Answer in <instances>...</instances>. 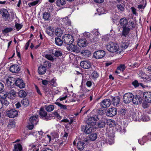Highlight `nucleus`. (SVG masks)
<instances>
[{
    "mask_svg": "<svg viewBox=\"0 0 151 151\" xmlns=\"http://www.w3.org/2000/svg\"><path fill=\"white\" fill-rule=\"evenodd\" d=\"M6 114L9 117L14 118L17 116L18 112L15 109H12L7 111Z\"/></svg>",
    "mask_w": 151,
    "mask_h": 151,
    "instance_id": "nucleus-9",
    "label": "nucleus"
},
{
    "mask_svg": "<svg viewBox=\"0 0 151 151\" xmlns=\"http://www.w3.org/2000/svg\"><path fill=\"white\" fill-rule=\"evenodd\" d=\"M12 30L13 29L12 28H7L3 30L2 32L4 34H6L9 32H11Z\"/></svg>",
    "mask_w": 151,
    "mask_h": 151,
    "instance_id": "nucleus-57",
    "label": "nucleus"
},
{
    "mask_svg": "<svg viewBox=\"0 0 151 151\" xmlns=\"http://www.w3.org/2000/svg\"><path fill=\"white\" fill-rule=\"evenodd\" d=\"M143 96L147 102L151 103V92L149 91L145 92Z\"/></svg>",
    "mask_w": 151,
    "mask_h": 151,
    "instance_id": "nucleus-21",
    "label": "nucleus"
},
{
    "mask_svg": "<svg viewBox=\"0 0 151 151\" xmlns=\"http://www.w3.org/2000/svg\"><path fill=\"white\" fill-rule=\"evenodd\" d=\"M108 139L109 143L110 145H111L114 143V139L113 136L108 137Z\"/></svg>",
    "mask_w": 151,
    "mask_h": 151,
    "instance_id": "nucleus-58",
    "label": "nucleus"
},
{
    "mask_svg": "<svg viewBox=\"0 0 151 151\" xmlns=\"http://www.w3.org/2000/svg\"><path fill=\"white\" fill-rule=\"evenodd\" d=\"M15 83L16 86L20 88L25 87V84L22 79L18 78L16 80Z\"/></svg>",
    "mask_w": 151,
    "mask_h": 151,
    "instance_id": "nucleus-20",
    "label": "nucleus"
},
{
    "mask_svg": "<svg viewBox=\"0 0 151 151\" xmlns=\"http://www.w3.org/2000/svg\"><path fill=\"white\" fill-rule=\"evenodd\" d=\"M116 7L119 10L122 12L124 11L125 9L124 6L121 4H117Z\"/></svg>",
    "mask_w": 151,
    "mask_h": 151,
    "instance_id": "nucleus-56",
    "label": "nucleus"
},
{
    "mask_svg": "<svg viewBox=\"0 0 151 151\" xmlns=\"http://www.w3.org/2000/svg\"><path fill=\"white\" fill-rule=\"evenodd\" d=\"M43 17L45 21H50L51 19L50 14L47 12H45L43 13Z\"/></svg>",
    "mask_w": 151,
    "mask_h": 151,
    "instance_id": "nucleus-30",
    "label": "nucleus"
},
{
    "mask_svg": "<svg viewBox=\"0 0 151 151\" xmlns=\"http://www.w3.org/2000/svg\"><path fill=\"white\" fill-rule=\"evenodd\" d=\"M38 133L40 135L39 137V142L41 143H43L45 142L44 139L45 133L41 130L40 131H38Z\"/></svg>",
    "mask_w": 151,
    "mask_h": 151,
    "instance_id": "nucleus-28",
    "label": "nucleus"
},
{
    "mask_svg": "<svg viewBox=\"0 0 151 151\" xmlns=\"http://www.w3.org/2000/svg\"><path fill=\"white\" fill-rule=\"evenodd\" d=\"M119 23L122 26L123 30L122 32L121 37L123 39L125 38V35L127 30V26L128 24L127 19L125 18H123L120 20Z\"/></svg>",
    "mask_w": 151,
    "mask_h": 151,
    "instance_id": "nucleus-1",
    "label": "nucleus"
},
{
    "mask_svg": "<svg viewBox=\"0 0 151 151\" xmlns=\"http://www.w3.org/2000/svg\"><path fill=\"white\" fill-rule=\"evenodd\" d=\"M56 81V78H54L50 81V83L52 86L54 87H56L58 85Z\"/></svg>",
    "mask_w": 151,
    "mask_h": 151,
    "instance_id": "nucleus-46",
    "label": "nucleus"
},
{
    "mask_svg": "<svg viewBox=\"0 0 151 151\" xmlns=\"http://www.w3.org/2000/svg\"><path fill=\"white\" fill-rule=\"evenodd\" d=\"M15 124L14 122L11 121L9 122L7 126L9 128H13L15 127Z\"/></svg>",
    "mask_w": 151,
    "mask_h": 151,
    "instance_id": "nucleus-55",
    "label": "nucleus"
},
{
    "mask_svg": "<svg viewBox=\"0 0 151 151\" xmlns=\"http://www.w3.org/2000/svg\"><path fill=\"white\" fill-rule=\"evenodd\" d=\"M85 143L82 141H78L77 142V147L80 151L83 150L84 148Z\"/></svg>",
    "mask_w": 151,
    "mask_h": 151,
    "instance_id": "nucleus-29",
    "label": "nucleus"
},
{
    "mask_svg": "<svg viewBox=\"0 0 151 151\" xmlns=\"http://www.w3.org/2000/svg\"><path fill=\"white\" fill-rule=\"evenodd\" d=\"M56 3L57 6H61L65 5L66 2L65 0H57Z\"/></svg>",
    "mask_w": 151,
    "mask_h": 151,
    "instance_id": "nucleus-35",
    "label": "nucleus"
},
{
    "mask_svg": "<svg viewBox=\"0 0 151 151\" xmlns=\"http://www.w3.org/2000/svg\"><path fill=\"white\" fill-rule=\"evenodd\" d=\"M46 71V68L42 65L38 67V72L40 75L44 74L45 73Z\"/></svg>",
    "mask_w": 151,
    "mask_h": 151,
    "instance_id": "nucleus-31",
    "label": "nucleus"
},
{
    "mask_svg": "<svg viewBox=\"0 0 151 151\" xmlns=\"http://www.w3.org/2000/svg\"><path fill=\"white\" fill-rule=\"evenodd\" d=\"M45 109L46 111L48 112L52 111L54 109V106L53 105L50 104L49 105H45Z\"/></svg>",
    "mask_w": 151,
    "mask_h": 151,
    "instance_id": "nucleus-33",
    "label": "nucleus"
},
{
    "mask_svg": "<svg viewBox=\"0 0 151 151\" xmlns=\"http://www.w3.org/2000/svg\"><path fill=\"white\" fill-rule=\"evenodd\" d=\"M99 119L98 115H94L92 117H89L87 121V123L88 125L93 126L96 124V121L98 120Z\"/></svg>",
    "mask_w": 151,
    "mask_h": 151,
    "instance_id": "nucleus-6",
    "label": "nucleus"
},
{
    "mask_svg": "<svg viewBox=\"0 0 151 151\" xmlns=\"http://www.w3.org/2000/svg\"><path fill=\"white\" fill-rule=\"evenodd\" d=\"M0 14L1 15L2 18L6 20L9 18L10 14L7 9H2L0 11Z\"/></svg>",
    "mask_w": 151,
    "mask_h": 151,
    "instance_id": "nucleus-11",
    "label": "nucleus"
},
{
    "mask_svg": "<svg viewBox=\"0 0 151 151\" xmlns=\"http://www.w3.org/2000/svg\"><path fill=\"white\" fill-rule=\"evenodd\" d=\"M13 151H23L22 143H16L14 145Z\"/></svg>",
    "mask_w": 151,
    "mask_h": 151,
    "instance_id": "nucleus-17",
    "label": "nucleus"
},
{
    "mask_svg": "<svg viewBox=\"0 0 151 151\" xmlns=\"http://www.w3.org/2000/svg\"><path fill=\"white\" fill-rule=\"evenodd\" d=\"M107 125L110 127H112L115 126V122L114 121L111 119H108L106 121Z\"/></svg>",
    "mask_w": 151,
    "mask_h": 151,
    "instance_id": "nucleus-37",
    "label": "nucleus"
},
{
    "mask_svg": "<svg viewBox=\"0 0 151 151\" xmlns=\"http://www.w3.org/2000/svg\"><path fill=\"white\" fill-rule=\"evenodd\" d=\"M39 115L44 119L46 120H50L51 119V117L47 115V112L45 111L43 108L40 109L39 111Z\"/></svg>",
    "mask_w": 151,
    "mask_h": 151,
    "instance_id": "nucleus-8",
    "label": "nucleus"
},
{
    "mask_svg": "<svg viewBox=\"0 0 151 151\" xmlns=\"http://www.w3.org/2000/svg\"><path fill=\"white\" fill-rule=\"evenodd\" d=\"M97 137V134L96 133H93L89 135V138L90 140L93 141L96 140Z\"/></svg>",
    "mask_w": 151,
    "mask_h": 151,
    "instance_id": "nucleus-40",
    "label": "nucleus"
},
{
    "mask_svg": "<svg viewBox=\"0 0 151 151\" xmlns=\"http://www.w3.org/2000/svg\"><path fill=\"white\" fill-rule=\"evenodd\" d=\"M67 50L69 51L73 52H78V50L76 45L71 44L67 47Z\"/></svg>",
    "mask_w": 151,
    "mask_h": 151,
    "instance_id": "nucleus-19",
    "label": "nucleus"
},
{
    "mask_svg": "<svg viewBox=\"0 0 151 151\" xmlns=\"http://www.w3.org/2000/svg\"><path fill=\"white\" fill-rule=\"evenodd\" d=\"M140 77L141 79H142V81L145 82H147L150 81L151 80V75L145 74L144 73L141 74Z\"/></svg>",
    "mask_w": 151,
    "mask_h": 151,
    "instance_id": "nucleus-14",
    "label": "nucleus"
},
{
    "mask_svg": "<svg viewBox=\"0 0 151 151\" xmlns=\"http://www.w3.org/2000/svg\"><path fill=\"white\" fill-rule=\"evenodd\" d=\"M63 42L67 45H71L74 41V38L71 35L69 34H65L63 37Z\"/></svg>",
    "mask_w": 151,
    "mask_h": 151,
    "instance_id": "nucleus-3",
    "label": "nucleus"
},
{
    "mask_svg": "<svg viewBox=\"0 0 151 151\" xmlns=\"http://www.w3.org/2000/svg\"><path fill=\"white\" fill-rule=\"evenodd\" d=\"M62 55V53L59 50L56 51L55 53V56L56 57L60 56Z\"/></svg>",
    "mask_w": 151,
    "mask_h": 151,
    "instance_id": "nucleus-61",
    "label": "nucleus"
},
{
    "mask_svg": "<svg viewBox=\"0 0 151 151\" xmlns=\"http://www.w3.org/2000/svg\"><path fill=\"white\" fill-rule=\"evenodd\" d=\"M45 32L49 36H52L53 35L54 29L50 26H49L46 28Z\"/></svg>",
    "mask_w": 151,
    "mask_h": 151,
    "instance_id": "nucleus-25",
    "label": "nucleus"
},
{
    "mask_svg": "<svg viewBox=\"0 0 151 151\" xmlns=\"http://www.w3.org/2000/svg\"><path fill=\"white\" fill-rule=\"evenodd\" d=\"M15 26L16 29L19 30L22 28V25L20 24L17 23L16 24Z\"/></svg>",
    "mask_w": 151,
    "mask_h": 151,
    "instance_id": "nucleus-63",
    "label": "nucleus"
},
{
    "mask_svg": "<svg viewBox=\"0 0 151 151\" xmlns=\"http://www.w3.org/2000/svg\"><path fill=\"white\" fill-rule=\"evenodd\" d=\"M128 26L127 27V29L126 31V32L125 34V38H124V39H126V38L129 34L130 30L133 29L134 28H135L136 26V22L130 20L129 22H128Z\"/></svg>",
    "mask_w": 151,
    "mask_h": 151,
    "instance_id": "nucleus-4",
    "label": "nucleus"
},
{
    "mask_svg": "<svg viewBox=\"0 0 151 151\" xmlns=\"http://www.w3.org/2000/svg\"><path fill=\"white\" fill-rule=\"evenodd\" d=\"M19 96L20 97H24L27 95L26 92L23 90H21L18 93Z\"/></svg>",
    "mask_w": 151,
    "mask_h": 151,
    "instance_id": "nucleus-41",
    "label": "nucleus"
},
{
    "mask_svg": "<svg viewBox=\"0 0 151 151\" xmlns=\"http://www.w3.org/2000/svg\"><path fill=\"white\" fill-rule=\"evenodd\" d=\"M106 49L110 52H114L117 51L119 47L117 44L112 42H110L106 45Z\"/></svg>",
    "mask_w": 151,
    "mask_h": 151,
    "instance_id": "nucleus-2",
    "label": "nucleus"
},
{
    "mask_svg": "<svg viewBox=\"0 0 151 151\" xmlns=\"http://www.w3.org/2000/svg\"><path fill=\"white\" fill-rule=\"evenodd\" d=\"M55 42L56 44L58 46H61L63 43V41L62 40L58 37L55 38Z\"/></svg>",
    "mask_w": 151,
    "mask_h": 151,
    "instance_id": "nucleus-38",
    "label": "nucleus"
},
{
    "mask_svg": "<svg viewBox=\"0 0 151 151\" xmlns=\"http://www.w3.org/2000/svg\"><path fill=\"white\" fill-rule=\"evenodd\" d=\"M99 37L98 36H95L93 35L92 37H91L89 38V40L91 42H95L98 41L99 39Z\"/></svg>",
    "mask_w": 151,
    "mask_h": 151,
    "instance_id": "nucleus-36",
    "label": "nucleus"
},
{
    "mask_svg": "<svg viewBox=\"0 0 151 151\" xmlns=\"http://www.w3.org/2000/svg\"><path fill=\"white\" fill-rule=\"evenodd\" d=\"M45 58L47 59L52 61L54 60V58L52 55L50 54H46L45 56Z\"/></svg>",
    "mask_w": 151,
    "mask_h": 151,
    "instance_id": "nucleus-52",
    "label": "nucleus"
},
{
    "mask_svg": "<svg viewBox=\"0 0 151 151\" xmlns=\"http://www.w3.org/2000/svg\"><path fill=\"white\" fill-rule=\"evenodd\" d=\"M81 67L85 69H87L91 66V63L88 60H85L81 61L80 63Z\"/></svg>",
    "mask_w": 151,
    "mask_h": 151,
    "instance_id": "nucleus-16",
    "label": "nucleus"
},
{
    "mask_svg": "<svg viewBox=\"0 0 151 151\" xmlns=\"http://www.w3.org/2000/svg\"><path fill=\"white\" fill-rule=\"evenodd\" d=\"M9 70L11 72L14 73H18L20 71L19 66L17 65L11 66Z\"/></svg>",
    "mask_w": 151,
    "mask_h": 151,
    "instance_id": "nucleus-24",
    "label": "nucleus"
},
{
    "mask_svg": "<svg viewBox=\"0 0 151 151\" xmlns=\"http://www.w3.org/2000/svg\"><path fill=\"white\" fill-rule=\"evenodd\" d=\"M142 101V99L140 96L136 95L135 97L134 96L132 101L134 104H138L141 103Z\"/></svg>",
    "mask_w": 151,
    "mask_h": 151,
    "instance_id": "nucleus-22",
    "label": "nucleus"
},
{
    "mask_svg": "<svg viewBox=\"0 0 151 151\" xmlns=\"http://www.w3.org/2000/svg\"><path fill=\"white\" fill-rule=\"evenodd\" d=\"M37 116H33L29 119V121L31 124L36 125L38 122V120Z\"/></svg>",
    "mask_w": 151,
    "mask_h": 151,
    "instance_id": "nucleus-26",
    "label": "nucleus"
},
{
    "mask_svg": "<svg viewBox=\"0 0 151 151\" xmlns=\"http://www.w3.org/2000/svg\"><path fill=\"white\" fill-rule=\"evenodd\" d=\"M111 101L109 99H104L100 103L101 106L104 108H106L110 106Z\"/></svg>",
    "mask_w": 151,
    "mask_h": 151,
    "instance_id": "nucleus-15",
    "label": "nucleus"
},
{
    "mask_svg": "<svg viewBox=\"0 0 151 151\" xmlns=\"http://www.w3.org/2000/svg\"><path fill=\"white\" fill-rule=\"evenodd\" d=\"M92 33L93 34V35L95 36H100V34L98 31L97 29H94L92 31Z\"/></svg>",
    "mask_w": 151,
    "mask_h": 151,
    "instance_id": "nucleus-53",
    "label": "nucleus"
},
{
    "mask_svg": "<svg viewBox=\"0 0 151 151\" xmlns=\"http://www.w3.org/2000/svg\"><path fill=\"white\" fill-rule=\"evenodd\" d=\"M59 20L60 22H63L64 24H65V22L67 20H69V19L68 17H66L64 18H59Z\"/></svg>",
    "mask_w": 151,
    "mask_h": 151,
    "instance_id": "nucleus-54",
    "label": "nucleus"
},
{
    "mask_svg": "<svg viewBox=\"0 0 151 151\" xmlns=\"http://www.w3.org/2000/svg\"><path fill=\"white\" fill-rule=\"evenodd\" d=\"M55 104L59 106L60 109H67V106L66 105L62 104L59 102H55Z\"/></svg>",
    "mask_w": 151,
    "mask_h": 151,
    "instance_id": "nucleus-49",
    "label": "nucleus"
},
{
    "mask_svg": "<svg viewBox=\"0 0 151 151\" xmlns=\"http://www.w3.org/2000/svg\"><path fill=\"white\" fill-rule=\"evenodd\" d=\"M147 140V137L144 136L142 139H139L138 140V142L140 145H144V143L146 142Z\"/></svg>",
    "mask_w": 151,
    "mask_h": 151,
    "instance_id": "nucleus-39",
    "label": "nucleus"
},
{
    "mask_svg": "<svg viewBox=\"0 0 151 151\" xmlns=\"http://www.w3.org/2000/svg\"><path fill=\"white\" fill-rule=\"evenodd\" d=\"M22 105L25 107H27L29 105V102L28 100L26 99H23L22 101Z\"/></svg>",
    "mask_w": 151,
    "mask_h": 151,
    "instance_id": "nucleus-47",
    "label": "nucleus"
},
{
    "mask_svg": "<svg viewBox=\"0 0 151 151\" xmlns=\"http://www.w3.org/2000/svg\"><path fill=\"white\" fill-rule=\"evenodd\" d=\"M91 75L92 76V78L94 79L96 78L99 76L98 73L96 71H94L92 73Z\"/></svg>",
    "mask_w": 151,
    "mask_h": 151,
    "instance_id": "nucleus-59",
    "label": "nucleus"
},
{
    "mask_svg": "<svg viewBox=\"0 0 151 151\" xmlns=\"http://www.w3.org/2000/svg\"><path fill=\"white\" fill-rule=\"evenodd\" d=\"M106 124V120L104 118H102L99 121L98 123L99 126L100 128L104 127Z\"/></svg>",
    "mask_w": 151,
    "mask_h": 151,
    "instance_id": "nucleus-34",
    "label": "nucleus"
},
{
    "mask_svg": "<svg viewBox=\"0 0 151 151\" xmlns=\"http://www.w3.org/2000/svg\"><path fill=\"white\" fill-rule=\"evenodd\" d=\"M87 44V40L84 38L79 39L78 40L77 45L80 47H85Z\"/></svg>",
    "mask_w": 151,
    "mask_h": 151,
    "instance_id": "nucleus-18",
    "label": "nucleus"
},
{
    "mask_svg": "<svg viewBox=\"0 0 151 151\" xmlns=\"http://www.w3.org/2000/svg\"><path fill=\"white\" fill-rule=\"evenodd\" d=\"M1 102L2 104V107L7 106L9 104V102L4 99H1Z\"/></svg>",
    "mask_w": 151,
    "mask_h": 151,
    "instance_id": "nucleus-48",
    "label": "nucleus"
},
{
    "mask_svg": "<svg viewBox=\"0 0 151 151\" xmlns=\"http://www.w3.org/2000/svg\"><path fill=\"white\" fill-rule=\"evenodd\" d=\"M46 136L45 137V139L47 140V142H50L51 140H52V137L51 135H46Z\"/></svg>",
    "mask_w": 151,
    "mask_h": 151,
    "instance_id": "nucleus-64",
    "label": "nucleus"
},
{
    "mask_svg": "<svg viewBox=\"0 0 151 151\" xmlns=\"http://www.w3.org/2000/svg\"><path fill=\"white\" fill-rule=\"evenodd\" d=\"M120 98L118 96L114 97L112 99L114 106H115L118 107L120 102Z\"/></svg>",
    "mask_w": 151,
    "mask_h": 151,
    "instance_id": "nucleus-23",
    "label": "nucleus"
},
{
    "mask_svg": "<svg viewBox=\"0 0 151 151\" xmlns=\"http://www.w3.org/2000/svg\"><path fill=\"white\" fill-rule=\"evenodd\" d=\"M117 110L114 107L110 108L108 109L106 113L107 116L112 117L115 116L117 113Z\"/></svg>",
    "mask_w": 151,
    "mask_h": 151,
    "instance_id": "nucleus-13",
    "label": "nucleus"
},
{
    "mask_svg": "<svg viewBox=\"0 0 151 151\" xmlns=\"http://www.w3.org/2000/svg\"><path fill=\"white\" fill-rule=\"evenodd\" d=\"M15 79L12 77H9L6 80L7 86L10 88H12L15 83Z\"/></svg>",
    "mask_w": 151,
    "mask_h": 151,
    "instance_id": "nucleus-12",
    "label": "nucleus"
},
{
    "mask_svg": "<svg viewBox=\"0 0 151 151\" xmlns=\"http://www.w3.org/2000/svg\"><path fill=\"white\" fill-rule=\"evenodd\" d=\"M110 36L109 35H107L104 36L102 38V40L104 41H107L109 40Z\"/></svg>",
    "mask_w": 151,
    "mask_h": 151,
    "instance_id": "nucleus-60",
    "label": "nucleus"
},
{
    "mask_svg": "<svg viewBox=\"0 0 151 151\" xmlns=\"http://www.w3.org/2000/svg\"><path fill=\"white\" fill-rule=\"evenodd\" d=\"M50 135L52 137V140H54L55 138H58L59 136L58 132H51Z\"/></svg>",
    "mask_w": 151,
    "mask_h": 151,
    "instance_id": "nucleus-44",
    "label": "nucleus"
},
{
    "mask_svg": "<svg viewBox=\"0 0 151 151\" xmlns=\"http://www.w3.org/2000/svg\"><path fill=\"white\" fill-rule=\"evenodd\" d=\"M51 65V63L49 61H46L44 62L43 65L42 66L46 68L47 67L48 68H50Z\"/></svg>",
    "mask_w": 151,
    "mask_h": 151,
    "instance_id": "nucleus-51",
    "label": "nucleus"
},
{
    "mask_svg": "<svg viewBox=\"0 0 151 151\" xmlns=\"http://www.w3.org/2000/svg\"><path fill=\"white\" fill-rule=\"evenodd\" d=\"M68 136V134L67 133L65 132L62 138V142H65L67 139V137Z\"/></svg>",
    "mask_w": 151,
    "mask_h": 151,
    "instance_id": "nucleus-50",
    "label": "nucleus"
},
{
    "mask_svg": "<svg viewBox=\"0 0 151 151\" xmlns=\"http://www.w3.org/2000/svg\"><path fill=\"white\" fill-rule=\"evenodd\" d=\"M91 125H84L81 126V131L86 134H89L91 132L93 129L91 127Z\"/></svg>",
    "mask_w": 151,
    "mask_h": 151,
    "instance_id": "nucleus-7",
    "label": "nucleus"
},
{
    "mask_svg": "<svg viewBox=\"0 0 151 151\" xmlns=\"http://www.w3.org/2000/svg\"><path fill=\"white\" fill-rule=\"evenodd\" d=\"M133 97L134 95L132 93H127L123 96L124 102L126 104L129 103L132 101Z\"/></svg>",
    "mask_w": 151,
    "mask_h": 151,
    "instance_id": "nucleus-5",
    "label": "nucleus"
},
{
    "mask_svg": "<svg viewBox=\"0 0 151 151\" xmlns=\"http://www.w3.org/2000/svg\"><path fill=\"white\" fill-rule=\"evenodd\" d=\"M129 41L128 40H124L122 44V48L124 49H126L128 47L129 45Z\"/></svg>",
    "mask_w": 151,
    "mask_h": 151,
    "instance_id": "nucleus-32",
    "label": "nucleus"
},
{
    "mask_svg": "<svg viewBox=\"0 0 151 151\" xmlns=\"http://www.w3.org/2000/svg\"><path fill=\"white\" fill-rule=\"evenodd\" d=\"M126 67L124 64H121L117 68V70H119L123 72L125 69Z\"/></svg>",
    "mask_w": 151,
    "mask_h": 151,
    "instance_id": "nucleus-45",
    "label": "nucleus"
},
{
    "mask_svg": "<svg viewBox=\"0 0 151 151\" xmlns=\"http://www.w3.org/2000/svg\"><path fill=\"white\" fill-rule=\"evenodd\" d=\"M63 30L61 28L57 27L55 29V34L57 36L60 37L63 34Z\"/></svg>",
    "mask_w": 151,
    "mask_h": 151,
    "instance_id": "nucleus-27",
    "label": "nucleus"
},
{
    "mask_svg": "<svg viewBox=\"0 0 151 151\" xmlns=\"http://www.w3.org/2000/svg\"><path fill=\"white\" fill-rule=\"evenodd\" d=\"M140 119L142 121L144 122L148 121L150 120L149 117L148 116L145 115H142L140 117Z\"/></svg>",
    "mask_w": 151,
    "mask_h": 151,
    "instance_id": "nucleus-43",
    "label": "nucleus"
},
{
    "mask_svg": "<svg viewBox=\"0 0 151 151\" xmlns=\"http://www.w3.org/2000/svg\"><path fill=\"white\" fill-rule=\"evenodd\" d=\"M105 52L103 50H98L93 53V57L96 59L101 58L104 57Z\"/></svg>",
    "mask_w": 151,
    "mask_h": 151,
    "instance_id": "nucleus-10",
    "label": "nucleus"
},
{
    "mask_svg": "<svg viewBox=\"0 0 151 151\" xmlns=\"http://www.w3.org/2000/svg\"><path fill=\"white\" fill-rule=\"evenodd\" d=\"M41 0H36L34 1L30 2L28 3V5L29 6L31 7L34 6H35L38 3H40L41 2Z\"/></svg>",
    "mask_w": 151,
    "mask_h": 151,
    "instance_id": "nucleus-42",
    "label": "nucleus"
},
{
    "mask_svg": "<svg viewBox=\"0 0 151 151\" xmlns=\"http://www.w3.org/2000/svg\"><path fill=\"white\" fill-rule=\"evenodd\" d=\"M132 84L135 88L138 87L139 86V83L137 80H135L132 83Z\"/></svg>",
    "mask_w": 151,
    "mask_h": 151,
    "instance_id": "nucleus-62",
    "label": "nucleus"
}]
</instances>
